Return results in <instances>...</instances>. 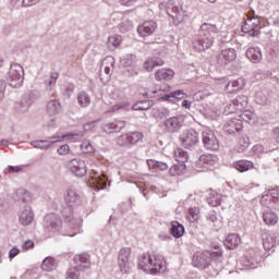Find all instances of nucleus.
Masks as SVG:
<instances>
[{
    "label": "nucleus",
    "mask_w": 279,
    "mask_h": 279,
    "mask_svg": "<svg viewBox=\"0 0 279 279\" xmlns=\"http://www.w3.org/2000/svg\"><path fill=\"white\" fill-rule=\"evenodd\" d=\"M163 101H173V99H186V94L182 90H177L162 96Z\"/></svg>",
    "instance_id": "obj_42"
},
{
    "label": "nucleus",
    "mask_w": 279,
    "mask_h": 279,
    "mask_svg": "<svg viewBox=\"0 0 279 279\" xmlns=\"http://www.w3.org/2000/svg\"><path fill=\"white\" fill-rule=\"evenodd\" d=\"M217 34H219L217 25L203 23L199 27L198 35L193 40L195 51H206V49H210Z\"/></svg>",
    "instance_id": "obj_1"
},
{
    "label": "nucleus",
    "mask_w": 279,
    "mask_h": 279,
    "mask_svg": "<svg viewBox=\"0 0 279 279\" xmlns=\"http://www.w3.org/2000/svg\"><path fill=\"white\" fill-rule=\"evenodd\" d=\"M259 23L258 17H248L242 26V32L255 38V36L260 35V28H258Z\"/></svg>",
    "instance_id": "obj_10"
},
{
    "label": "nucleus",
    "mask_w": 279,
    "mask_h": 279,
    "mask_svg": "<svg viewBox=\"0 0 279 279\" xmlns=\"http://www.w3.org/2000/svg\"><path fill=\"white\" fill-rule=\"evenodd\" d=\"M123 128H125V121H114V122H108L101 125V130L102 132H105V134H112L114 132H121V130H123Z\"/></svg>",
    "instance_id": "obj_18"
},
{
    "label": "nucleus",
    "mask_w": 279,
    "mask_h": 279,
    "mask_svg": "<svg viewBox=\"0 0 279 279\" xmlns=\"http://www.w3.org/2000/svg\"><path fill=\"white\" fill-rule=\"evenodd\" d=\"M202 136L205 149H209L210 151H217V149H219V140L213 131L205 130L203 131Z\"/></svg>",
    "instance_id": "obj_9"
},
{
    "label": "nucleus",
    "mask_w": 279,
    "mask_h": 279,
    "mask_svg": "<svg viewBox=\"0 0 279 279\" xmlns=\"http://www.w3.org/2000/svg\"><path fill=\"white\" fill-rule=\"evenodd\" d=\"M58 267V263H56V259L53 257H46L41 264V269L44 271H53Z\"/></svg>",
    "instance_id": "obj_38"
},
{
    "label": "nucleus",
    "mask_w": 279,
    "mask_h": 279,
    "mask_svg": "<svg viewBox=\"0 0 279 279\" xmlns=\"http://www.w3.org/2000/svg\"><path fill=\"white\" fill-rule=\"evenodd\" d=\"M62 111V105L60 101L53 99L49 100L47 104V112L50 114V117H56V114H60Z\"/></svg>",
    "instance_id": "obj_30"
},
{
    "label": "nucleus",
    "mask_w": 279,
    "mask_h": 279,
    "mask_svg": "<svg viewBox=\"0 0 279 279\" xmlns=\"http://www.w3.org/2000/svg\"><path fill=\"white\" fill-rule=\"evenodd\" d=\"M19 254H21V250H19V247H16V246L12 247L9 252L10 260H12L13 258H16V256H19Z\"/></svg>",
    "instance_id": "obj_59"
},
{
    "label": "nucleus",
    "mask_w": 279,
    "mask_h": 279,
    "mask_svg": "<svg viewBox=\"0 0 279 279\" xmlns=\"http://www.w3.org/2000/svg\"><path fill=\"white\" fill-rule=\"evenodd\" d=\"M130 254H132V248L123 247L118 254V265L121 274H130Z\"/></svg>",
    "instance_id": "obj_8"
},
{
    "label": "nucleus",
    "mask_w": 279,
    "mask_h": 279,
    "mask_svg": "<svg viewBox=\"0 0 279 279\" xmlns=\"http://www.w3.org/2000/svg\"><path fill=\"white\" fill-rule=\"evenodd\" d=\"M133 110H149V104L138 102V104L133 106Z\"/></svg>",
    "instance_id": "obj_58"
},
{
    "label": "nucleus",
    "mask_w": 279,
    "mask_h": 279,
    "mask_svg": "<svg viewBox=\"0 0 279 279\" xmlns=\"http://www.w3.org/2000/svg\"><path fill=\"white\" fill-rule=\"evenodd\" d=\"M163 125L166 132L175 134V132H180L182 125H184V116L170 117L163 122Z\"/></svg>",
    "instance_id": "obj_7"
},
{
    "label": "nucleus",
    "mask_w": 279,
    "mask_h": 279,
    "mask_svg": "<svg viewBox=\"0 0 279 279\" xmlns=\"http://www.w3.org/2000/svg\"><path fill=\"white\" fill-rule=\"evenodd\" d=\"M58 77H60V74L57 72H52L50 74V78L48 81H46V87L48 90H51V88H53V86H56V82H58Z\"/></svg>",
    "instance_id": "obj_51"
},
{
    "label": "nucleus",
    "mask_w": 279,
    "mask_h": 279,
    "mask_svg": "<svg viewBox=\"0 0 279 279\" xmlns=\"http://www.w3.org/2000/svg\"><path fill=\"white\" fill-rule=\"evenodd\" d=\"M233 167L240 173H245V171H250V169H254V162L242 159L233 162Z\"/></svg>",
    "instance_id": "obj_31"
},
{
    "label": "nucleus",
    "mask_w": 279,
    "mask_h": 279,
    "mask_svg": "<svg viewBox=\"0 0 279 279\" xmlns=\"http://www.w3.org/2000/svg\"><path fill=\"white\" fill-rule=\"evenodd\" d=\"M56 140L51 138L50 140H36L31 142V145L35 147L36 149H41L44 151H47V149H51V146L56 145Z\"/></svg>",
    "instance_id": "obj_26"
},
{
    "label": "nucleus",
    "mask_w": 279,
    "mask_h": 279,
    "mask_svg": "<svg viewBox=\"0 0 279 279\" xmlns=\"http://www.w3.org/2000/svg\"><path fill=\"white\" fill-rule=\"evenodd\" d=\"M69 223H70V228H80V226L82 225V219L71 218L69 219Z\"/></svg>",
    "instance_id": "obj_60"
},
{
    "label": "nucleus",
    "mask_w": 279,
    "mask_h": 279,
    "mask_svg": "<svg viewBox=\"0 0 279 279\" xmlns=\"http://www.w3.org/2000/svg\"><path fill=\"white\" fill-rule=\"evenodd\" d=\"M218 160L219 158H217L216 155H213V154L202 155L197 160V165L198 167H215Z\"/></svg>",
    "instance_id": "obj_25"
},
{
    "label": "nucleus",
    "mask_w": 279,
    "mask_h": 279,
    "mask_svg": "<svg viewBox=\"0 0 279 279\" xmlns=\"http://www.w3.org/2000/svg\"><path fill=\"white\" fill-rule=\"evenodd\" d=\"M128 134L130 145H136V143L143 141V133L141 132H130Z\"/></svg>",
    "instance_id": "obj_47"
},
{
    "label": "nucleus",
    "mask_w": 279,
    "mask_h": 279,
    "mask_svg": "<svg viewBox=\"0 0 279 279\" xmlns=\"http://www.w3.org/2000/svg\"><path fill=\"white\" fill-rule=\"evenodd\" d=\"M165 64V61L158 57L155 58H149L148 60L145 61L144 63V69L148 72L154 71L156 66H162Z\"/></svg>",
    "instance_id": "obj_33"
},
{
    "label": "nucleus",
    "mask_w": 279,
    "mask_h": 279,
    "mask_svg": "<svg viewBox=\"0 0 279 279\" xmlns=\"http://www.w3.org/2000/svg\"><path fill=\"white\" fill-rule=\"evenodd\" d=\"M45 228L49 230V232H58V230L62 228V219L56 214H48L45 217Z\"/></svg>",
    "instance_id": "obj_14"
},
{
    "label": "nucleus",
    "mask_w": 279,
    "mask_h": 279,
    "mask_svg": "<svg viewBox=\"0 0 279 279\" xmlns=\"http://www.w3.org/2000/svg\"><path fill=\"white\" fill-rule=\"evenodd\" d=\"M243 113L240 116L243 121H254V113L250 110H243Z\"/></svg>",
    "instance_id": "obj_56"
},
{
    "label": "nucleus",
    "mask_w": 279,
    "mask_h": 279,
    "mask_svg": "<svg viewBox=\"0 0 279 279\" xmlns=\"http://www.w3.org/2000/svg\"><path fill=\"white\" fill-rule=\"evenodd\" d=\"M262 241L265 250H271L276 246V238L272 234L263 233Z\"/></svg>",
    "instance_id": "obj_36"
},
{
    "label": "nucleus",
    "mask_w": 279,
    "mask_h": 279,
    "mask_svg": "<svg viewBox=\"0 0 279 279\" xmlns=\"http://www.w3.org/2000/svg\"><path fill=\"white\" fill-rule=\"evenodd\" d=\"M210 260H219L223 256V251L219 246H215L214 251L206 252Z\"/></svg>",
    "instance_id": "obj_46"
},
{
    "label": "nucleus",
    "mask_w": 279,
    "mask_h": 279,
    "mask_svg": "<svg viewBox=\"0 0 279 279\" xmlns=\"http://www.w3.org/2000/svg\"><path fill=\"white\" fill-rule=\"evenodd\" d=\"M240 243L241 236H239L236 233H230L225 241V245L228 247V250H234V247H239Z\"/></svg>",
    "instance_id": "obj_32"
},
{
    "label": "nucleus",
    "mask_w": 279,
    "mask_h": 279,
    "mask_svg": "<svg viewBox=\"0 0 279 279\" xmlns=\"http://www.w3.org/2000/svg\"><path fill=\"white\" fill-rule=\"evenodd\" d=\"M160 10H166L168 16L174 21V23H182L184 20L185 13L182 9V1L180 0H169L168 2L159 3Z\"/></svg>",
    "instance_id": "obj_3"
},
{
    "label": "nucleus",
    "mask_w": 279,
    "mask_h": 279,
    "mask_svg": "<svg viewBox=\"0 0 279 279\" xmlns=\"http://www.w3.org/2000/svg\"><path fill=\"white\" fill-rule=\"evenodd\" d=\"M174 75H175V72H173V70L171 69H161L155 73V77L156 80H158V82H162V80H165L166 82H169L173 80Z\"/></svg>",
    "instance_id": "obj_29"
},
{
    "label": "nucleus",
    "mask_w": 279,
    "mask_h": 279,
    "mask_svg": "<svg viewBox=\"0 0 279 279\" xmlns=\"http://www.w3.org/2000/svg\"><path fill=\"white\" fill-rule=\"evenodd\" d=\"M223 130L227 134H239L243 130V120L231 119L225 124Z\"/></svg>",
    "instance_id": "obj_17"
},
{
    "label": "nucleus",
    "mask_w": 279,
    "mask_h": 279,
    "mask_svg": "<svg viewBox=\"0 0 279 279\" xmlns=\"http://www.w3.org/2000/svg\"><path fill=\"white\" fill-rule=\"evenodd\" d=\"M74 263L80 269L90 268V255L83 253L74 256Z\"/></svg>",
    "instance_id": "obj_27"
},
{
    "label": "nucleus",
    "mask_w": 279,
    "mask_h": 279,
    "mask_svg": "<svg viewBox=\"0 0 279 279\" xmlns=\"http://www.w3.org/2000/svg\"><path fill=\"white\" fill-rule=\"evenodd\" d=\"M174 158H175L177 162L184 165V162H187V160H189V153H186L182 148H177L174 150Z\"/></svg>",
    "instance_id": "obj_43"
},
{
    "label": "nucleus",
    "mask_w": 279,
    "mask_h": 279,
    "mask_svg": "<svg viewBox=\"0 0 279 279\" xmlns=\"http://www.w3.org/2000/svg\"><path fill=\"white\" fill-rule=\"evenodd\" d=\"M193 265L197 269H206L210 265V257L206 252H196L193 256Z\"/></svg>",
    "instance_id": "obj_16"
},
{
    "label": "nucleus",
    "mask_w": 279,
    "mask_h": 279,
    "mask_svg": "<svg viewBox=\"0 0 279 279\" xmlns=\"http://www.w3.org/2000/svg\"><path fill=\"white\" fill-rule=\"evenodd\" d=\"M147 165L149 169H154L155 171H167L169 169V165H167V162L148 160Z\"/></svg>",
    "instance_id": "obj_37"
},
{
    "label": "nucleus",
    "mask_w": 279,
    "mask_h": 279,
    "mask_svg": "<svg viewBox=\"0 0 279 279\" xmlns=\"http://www.w3.org/2000/svg\"><path fill=\"white\" fill-rule=\"evenodd\" d=\"M263 219L266 226H276L278 223V215L271 210L264 211Z\"/></svg>",
    "instance_id": "obj_34"
},
{
    "label": "nucleus",
    "mask_w": 279,
    "mask_h": 279,
    "mask_svg": "<svg viewBox=\"0 0 279 279\" xmlns=\"http://www.w3.org/2000/svg\"><path fill=\"white\" fill-rule=\"evenodd\" d=\"M5 97V83L0 81V101Z\"/></svg>",
    "instance_id": "obj_62"
},
{
    "label": "nucleus",
    "mask_w": 279,
    "mask_h": 279,
    "mask_svg": "<svg viewBox=\"0 0 279 279\" xmlns=\"http://www.w3.org/2000/svg\"><path fill=\"white\" fill-rule=\"evenodd\" d=\"M32 221H34V210L32 206H24L19 213V223L21 226H31Z\"/></svg>",
    "instance_id": "obj_15"
},
{
    "label": "nucleus",
    "mask_w": 279,
    "mask_h": 279,
    "mask_svg": "<svg viewBox=\"0 0 279 279\" xmlns=\"http://www.w3.org/2000/svg\"><path fill=\"white\" fill-rule=\"evenodd\" d=\"M234 60H236V50L234 48L225 49L217 56V63L220 66H226L230 62H234Z\"/></svg>",
    "instance_id": "obj_12"
},
{
    "label": "nucleus",
    "mask_w": 279,
    "mask_h": 279,
    "mask_svg": "<svg viewBox=\"0 0 279 279\" xmlns=\"http://www.w3.org/2000/svg\"><path fill=\"white\" fill-rule=\"evenodd\" d=\"M193 99L195 101H199V100L204 99V93L198 92V93L194 94Z\"/></svg>",
    "instance_id": "obj_64"
},
{
    "label": "nucleus",
    "mask_w": 279,
    "mask_h": 279,
    "mask_svg": "<svg viewBox=\"0 0 279 279\" xmlns=\"http://www.w3.org/2000/svg\"><path fill=\"white\" fill-rule=\"evenodd\" d=\"M170 232H171L172 236H174V239H180V236H182V234H184V226H182L178 221H172Z\"/></svg>",
    "instance_id": "obj_35"
},
{
    "label": "nucleus",
    "mask_w": 279,
    "mask_h": 279,
    "mask_svg": "<svg viewBox=\"0 0 279 279\" xmlns=\"http://www.w3.org/2000/svg\"><path fill=\"white\" fill-rule=\"evenodd\" d=\"M39 98H40L39 90L29 92L26 96L25 102H22V108H20V112H27V110H29V108L32 107V104H34V101H37V99Z\"/></svg>",
    "instance_id": "obj_21"
},
{
    "label": "nucleus",
    "mask_w": 279,
    "mask_h": 279,
    "mask_svg": "<svg viewBox=\"0 0 279 279\" xmlns=\"http://www.w3.org/2000/svg\"><path fill=\"white\" fill-rule=\"evenodd\" d=\"M246 58H248L253 64H258L263 61V51L258 47H251L246 50Z\"/></svg>",
    "instance_id": "obj_24"
},
{
    "label": "nucleus",
    "mask_w": 279,
    "mask_h": 279,
    "mask_svg": "<svg viewBox=\"0 0 279 279\" xmlns=\"http://www.w3.org/2000/svg\"><path fill=\"white\" fill-rule=\"evenodd\" d=\"M207 202L209 206L217 207L221 204V195L216 191H210L207 197Z\"/></svg>",
    "instance_id": "obj_40"
},
{
    "label": "nucleus",
    "mask_w": 279,
    "mask_h": 279,
    "mask_svg": "<svg viewBox=\"0 0 279 279\" xmlns=\"http://www.w3.org/2000/svg\"><path fill=\"white\" fill-rule=\"evenodd\" d=\"M84 137V131L76 133H66L63 135H54L51 138L54 140V143H63V141H78V138Z\"/></svg>",
    "instance_id": "obj_23"
},
{
    "label": "nucleus",
    "mask_w": 279,
    "mask_h": 279,
    "mask_svg": "<svg viewBox=\"0 0 279 279\" xmlns=\"http://www.w3.org/2000/svg\"><path fill=\"white\" fill-rule=\"evenodd\" d=\"M69 151H71V147L69 146V144H64L57 149L59 156H66L69 155Z\"/></svg>",
    "instance_id": "obj_55"
},
{
    "label": "nucleus",
    "mask_w": 279,
    "mask_h": 279,
    "mask_svg": "<svg viewBox=\"0 0 279 279\" xmlns=\"http://www.w3.org/2000/svg\"><path fill=\"white\" fill-rule=\"evenodd\" d=\"M129 109H130V102L123 101V102L113 105L109 109V112H119V110H129Z\"/></svg>",
    "instance_id": "obj_52"
},
{
    "label": "nucleus",
    "mask_w": 279,
    "mask_h": 279,
    "mask_svg": "<svg viewBox=\"0 0 279 279\" xmlns=\"http://www.w3.org/2000/svg\"><path fill=\"white\" fill-rule=\"evenodd\" d=\"M247 96L245 95H241V96H238L236 98H234L232 100V104L229 105V110L231 108H234V110H236L238 112H243V110H245V108H247Z\"/></svg>",
    "instance_id": "obj_22"
},
{
    "label": "nucleus",
    "mask_w": 279,
    "mask_h": 279,
    "mask_svg": "<svg viewBox=\"0 0 279 279\" xmlns=\"http://www.w3.org/2000/svg\"><path fill=\"white\" fill-rule=\"evenodd\" d=\"M117 145H119V147H130V136L129 134H122L120 136H118L117 138Z\"/></svg>",
    "instance_id": "obj_50"
},
{
    "label": "nucleus",
    "mask_w": 279,
    "mask_h": 279,
    "mask_svg": "<svg viewBox=\"0 0 279 279\" xmlns=\"http://www.w3.org/2000/svg\"><path fill=\"white\" fill-rule=\"evenodd\" d=\"M17 194L21 196V199H23V202H29V199H32V194L27 191L20 190Z\"/></svg>",
    "instance_id": "obj_57"
},
{
    "label": "nucleus",
    "mask_w": 279,
    "mask_h": 279,
    "mask_svg": "<svg viewBox=\"0 0 279 279\" xmlns=\"http://www.w3.org/2000/svg\"><path fill=\"white\" fill-rule=\"evenodd\" d=\"M68 169L76 175L77 178H84L86 173L88 172V168L86 167V161L80 159V158H74L68 162Z\"/></svg>",
    "instance_id": "obj_6"
},
{
    "label": "nucleus",
    "mask_w": 279,
    "mask_h": 279,
    "mask_svg": "<svg viewBox=\"0 0 279 279\" xmlns=\"http://www.w3.org/2000/svg\"><path fill=\"white\" fill-rule=\"evenodd\" d=\"M180 138L185 149H191V147H195L199 143V135L194 130L184 131Z\"/></svg>",
    "instance_id": "obj_11"
},
{
    "label": "nucleus",
    "mask_w": 279,
    "mask_h": 279,
    "mask_svg": "<svg viewBox=\"0 0 279 279\" xmlns=\"http://www.w3.org/2000/svg\"><path fill=\"white\" fill-rule=\"evenodd\" d=\"M156 27H158V25L156 24L155 21H147L144 22L143 25L137 28V33L140 34V36L145 38V36H151V34L156 32Z\"/></svg>",
    "instance_id": "obj_19"
},
{
    "label": "nucleus",
    "mask_w": 279,
    "mask_h": 279,
    "mask_svg": "<svg viewBox=\"0 0 279 279\" xmlns=\"http://www.w3.org/2000/svg\"><path fill=\"white\" fill-rule=\"evenodd\" d=\"M90 184L98 191H101V189H106L108 184V177H106V174L97 175V172H95V175H92Z\"/></svg>",
    "instance_id": "obj_28"
},
{
    "label": "nucleus",
    "mask_w": 279,
    "mask_h": 279,
    "mask_svg": "<svg viewBox=\"0 0 279 279\" xmlns=\"http://www.w3.org/2000/svg\"><path fill=\"white\" fill-rule=\"evenodd\" d=\"M77 102L82 108H88V106H90V95L86 92L78 93Z\"/></svg>",
    "instance_id": "obj_41"
},
{
    "label": "nucleus",
    "mask_w": 279,
    "mask_h": 279,
    "mask_svg": "<svg viewBox=\"0 0 279 279\" xmlns=\"http://www.w3.org/2000/svg\"><path fill=\"white\" fill-rule=\"evenodd\" d=\"M40 0H23L22 5L23 8H32V5H36Z\"/></svg>",
    "instance_id": "obj_61"
},
{
    "label": "nucleus",
    "mask_w": 279,
    "mask_h": 279,
    "mask_svg": "<svg viewBox=\"0 0 279 279\" xmlns=\"http://www.w3.org/2000/svg\"><path fill=\"white\" fill-rule=\"evenodd\" d=\"M184 171H186V165L179 162V163H174L170 168L169 173L170 175L175 177V175H182Z\"/></svg>",
    "instance_id": "obj_44"
},
{
    "label": "nucleus",
    "mask_w": 279,
    "mask_h": 279,
    "mask_svg": "<svg viewBox=\"0 0 279 279\" xmlns=\"http://www.w3.org/2000/svg\"><path fill=\"white\" fill-rule=\"evenodd\" d=\"M122 66H134L136 64V56L135 54H126L120 60Z\"/></svg>",
    "instance_id": "obj_45"
},
{
    "label": "nucleus",
    "mask_w": 279,
    "mask_h": 279,
    "mask_svg": "<svg viewBox=\"0 0 279 279\" xmlns=\"http://www.w3.org/2000/svg\"><path fill=\"white\" fill-rule=\"evenodd\" d=\"M64 202L66 206L73 208V206H80V204H82V196L80 195V192L75 190V187H69L64 195Z\"/></svg>",
    "instance_id": "obj_13"
},
{
    "label": "nucleus",
    "mask_w": 279,
    "mask_h": 279,
    "mask_svg": "<svg viewBox=\"0 0 279 279\" xmlns=\"http://www.w3.org/2000/svg\"><path fill=\"white\" fill-rule=\"evenodd\" d=\"M244 86H245V80L244 78H238V80H234V81H230L226 85L225 90L229 95H232L234 93H239V90H243Z\"/></svg>",
    "instance_id": "obj_20"
},
{
    "label": "nucleus",
    "mask_w": 279,
    "mask_h": 279,
    "mask_svg": "<svg viewBox=\"0 0 279 279\" xmlns=\"http://www.w3.org/2000/svg\"><path fill=\"white\" fill-rule=\"evenodd\" d=\"M138 267L146 274H165L167 270L162 255L143 254Z\"/></svg>",
    "instance_id": "obj_2"
},
{
    "label": "nucleus",
    "mask_w": 279,
    "mask_h": 279,
    "mask_svg": "<svg viewBox=\"0 0 279 279\" xmlns=\"http://www.w3.org/2000/svg\"><path fill=\"white\" fill-rule=\"evenodd\" d=\"M80 269L78 267H72L66 272V279H80Z\"/></svg>",
    "instance_id": "obj_53"
},
{
    "label": "nucleus",
    "mask_w": 279,
    "mask_h": 279,
    "mask_svg": "<svg viewBox=\"0 0 279 279\" xmlns=\"http://www.w3.org/2000/svg\"><path fill=\"white\" fill-rule=\"evenodd\" d=\"M187 219L192 223H195V221L199 220V208L194 207L189 209Z\"/></svg>",
    "instance_id": "obj_48"
},
{
    "label": "nucleus",
    "mask_w": 279,
    "mask_h": 279,
    "mask_svg": "<svg viewBox=\"0 0 279 279\" xmlns=\"http://www.w3.org/2000/svg\"><path fill=\"white\" fill-rule=\"evenodd\" d=\"M114 57L107 56L100 65V72H99V78L102 84H106V82L110 81V77L112 76V73H114Z\"/></svg>",
    "instance_id": "obj_5"
},
{
    "label": "nucleus",
    "mask_w": 279,
    "mask_h": 279,
    "mask_svg": "<svg viewBox=\"0 0 279 279\" xmlns=\"http://www.w3.org/2000/svg\"><path fill=\"white\" fill-rule=\"evenodd\" d=\"M23 250H32L34 247V242L32 240H27L23 245Z\"/></svg>",
    "instance_id": "obj_63"
},
{
    "label": "nucleus",
    "mask_w": 279,
    "mask_h": 279,
    "mask_svg": "<svg viewBox=\"0 0 279 279\" xmlns=\"http://www.w3.org/2000/svg\"><path fill=\"white\" fill-rule=\"evenodd\" d=\"M248 147H250V137H247V135H242L239 138L238 146H236L238 154H243V151H245V149H247Z\"/></svg>",
    "instance_id": "obj_39"
},
{
    "label": "nucleus",
    "mask_w": 279,
    "mask_h": 279,
    "mask_svg": "<svg viewBox=\"0 0 279 279\" xmlns=\"http://www.w3.org/2000/svg\"><path fill=\"white\" fill-rule=\"evenodd\" d=\"M123 40V37H121V35H111L109 38H108V47H119V45H121Z\"/></svg>",
    "instance_id": "obj_49"
},
{
    "label": "nucleus",
    "mask_w": 279,
    "mask_h": 279,
    "mask_svg": "<svg viewBox=\"0 0 279 279\" xmlns=\"http://www.w3.org/2000/svg\"><path fill=\"white\" fill-rule=\"evenodd\" d=\"M81 151H83V154L93 153V144H90L88 141L83 142L81 145Z\"/></svg>",
    "instance_id": "obj_54"
},
{
    "label": "nucleus",
    "mask_w": 279,
    "mask_h": 279,
    "mask_svg": "<svg viewBox=\"0 0 279 279\" xmlns=\"http://www.w3.org/2000/svg\"><path fill=\"white\" fill-rule=\"evenodd\" d=\"M25 81V70L23 65L19 63H12L8 72L9 86L12 88H21L23 82Z\"/></svg>",
    "instance_id": "obj_4"
}]
</instances>
